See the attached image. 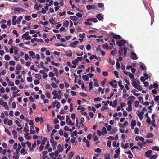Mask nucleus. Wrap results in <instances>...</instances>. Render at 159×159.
Here are the masks:
<instances>
[{"label":"nucleus","instance_id":"1","mask_svg":"<svg viewBox=\"0 0 159 159\" xmlns=\"http://www.w3.org/2000/svg\"><path fill=\"white\" fill-rule=\"evenodd\" d=\"M135 98V97L133 96H132L129 97L128 99H129L128 100L127 103L128 107L126 108V110L128 112H130L132 111V104Z\"/></svg>","mask_w":159,"mask_h":159},{"label":"nucleus","instance_id":"2","mask_svg":"<svg viewBox=\"0 0 159 159\" xmlns=\"http://www.w3.org/2000/svg\"><path fill=\"white\" fill-rule=\"evenodd\" d=\"M132 86L139 91L142 90V87L139 85V82L135 80H132Z\"/></svg>","mask_w":159,"mask_h":159},{"label":"nucleus","instance_id":"3","mask_svg":"<svg viewBox=\"0 0 159 159\" xmlns=\"http://www.w3.org/2000/svg\"><path fill=\"white\" fill-rule=\"evenodd\" d=\"M29 35V32H27L22 36V39H25V40H42L41 39H38L37 38L31 39L30 36H28Z\"/></svg>","mask_w":159,"mask_h":159},{"label":"nucleus","instance_id":"4","mask_svg":"<svg viewBox=\"0 0 159 159\" xmlns=\"http://www.w3.org/2000/svg\"><path fill=\"white\" fill-rule=\"evenodd\" d=\"M117 45L120 48V49L122 48L123 46H125V44L127 43L126 40H116Z\"/></svg>","mask_w":159,"mask_h":159},{"label":"nucleus","instance_id":"5","mask_svg":"<svg viewBox=\"0 0 159 159\" xmlns=\"http://www.w3.org/2000/svg\"><path fill=\"white\" fill-rule=\"evenodd\" d=\"M89 21L93 22L94 23L97 22L98 21L96 18H89L86 20V21L84 22V23L87 25H91L92 23L91 22H89Z\"/></svg>","mask_w":159,"mask_h":159},{"label":"nucleus","instance_id":"6","mask_svg":"<svg viewBox=\"0 0 159 159\" xmlns=\"http://www.w3.org/2000/svg\"><path fill=\"white\" fill-rule=\"evenodd\" d=\"M110 35L113 39L116 40L120 39H122L120 35L116 34L113 32L110 33Z\"/></svg>","mask_w":159,"mask_h":159},{"label":"nucleus","instance_id":"7","mask_svg":"<svg viewBox=\"0 0 159 159\" xmlns=\"http://www.w3.org/2000/svg\"><path fill=\"white\" fill-rule=\"evenodd\" d=\"M0 104L4 107L6 110H8L9 109V107L7 105V103L4 102L2 99H0Z\"/></svg>","mask_w":159,"mask_h":159},{"label":"nucleus","instance_id":"8","mask_svg":"<svg viewBox=\"0 0 159 159\" xmlns=\"http://www.w3.org/2000/svg\"><path fill=\"white\" fill-rule=\"evenodd\" d=\"M66 122L67 125L70 126H73L74 125V123H72L69 118L68 116H66Z\"/></svg>","mask_w":159,"mask_h":159},{"label":"nucleus","instance_id":"9","mask_svg":"<svg viewBox=\"0 0 159 159\" xmlns=\"http://www.w3.org/2000/svg\"><path fill=\"white\" fill-rule=\"evenodd\" d=\"M52 94L54 96H56L57 97V99H60L62 96V94H58L57 92V91L56 90H53L52 93Z\"/></svg>","mask_w":159,"mask_h":159},{"label":"nucleus","instance_id":"10","mask_svg":"<svg viewBox=\"0 0 159 159\" xmlns=\"http://www.w3.org/2000/svg\"><path fill=\"white\" fill-rule=\"evenodd\" d=\"M87 9L88 10H90L91 9H96L97 10H98L99 9L97 8L94 5H87L86 6Z\"/></svg>","mask_w":159,"mask_h":159},{"label":"nucleus","instance_id":"11","mask_svg":"<svg viewBox=\"0 0 159 159\" xmlns=\"http://www.w3.org/2000/svg\"><path fill=\"white\" fill-rule=\"evenodd\" d=\"M131 58L133 60H136L138 59V57L136 54L134 52H130Z\"/></svg>","mask_w":159,"mask_h":159},{"label":"nucleus","instance_id":"12","mask_svg":"<svg viewBox=\"0 0 159 159\" xmlns=\"http://www.w3.org/2000/svg\"><path fill=\"white\" fill-rule=\"evenodd\" d=\"M117 82L116 80H114L112 81H111L109 83L114 88H116L117 86L116 84Z\"/></svg>","mask_w":159,"mask_h":159},{"label":"nucleus","instance_id":"13","mask_svg":"<svg viewBox=\"0 0 159 159\" xmlns=\"http://www.w3.org/2000/svg\"><path fill=\"white\" fill-rule=\"evenodd\" d=\"M102 47L104 49H112V46H109L107 43L103 44Z\"/></svg>","mask_w":159,"mask_h":159},{"label":"nucleus","instance_id":"14","mask_svg":"<svg viewBox=\"0 0 159 159\" xmlns=\"http://www.w3.org/2000/svg\"><path fill=\"white\" fill-rule=\"evenodd\" d=\"M48 154V152L47 151H44L42 153V156L41 157L42 159H45L47 157V155Z\"/></svg>","mask_w":159,"mask_h":159},{"label":"nucleus","instance_id":"15","mask_svg":"<svg viewBox=\"0 0 159 159\" xmlns=\"http://www.w3.org/2000/svg\"><path fill=\"white\" fill-rule=\"evenodd\" d=\"M118 53L119 54V61H120L122 60V58L121 57V55L123 53V49L122 48H121L119 49L118 51Z\"/></svg>","mask_w":159,"mask_h":159},{"label":"nucleus","instance_id":"16","mask_svg":"<svg viewBox=\"0 0 159 159\" xmlns=\"http://www.w3.org/2000/svg\"><path fill=\"white\" fill-rule=\"evenodd\" d=\"M135 139L136 141L140 140L142 142H144V139L143 137L139 136H137L135 138Z\"/></svg>","mask_w":159,"mask_h":159},{"label":"nucleus","instance_id":"17","mask_svg":"<svg viewBox=\"0 0 159 159\" xmlns=\"http://www.w3.org/2000/svg\"><path fill=\"white\" fill-rule=\"evenodd\" d=\"M152 151L151 150H148L145 153V155L147 157H149L151 155Z\"/></svg>","mask_w":159,"mask_h":159},{"label":"nucleus","instance_id":"18","mask_svg":"<svg viewBox=\"0 0 159 159\" xmlns=\"http://www.w3.org/2000/svg\"><path fill=\"white\" fill-rule=\"evenodd\" d=\"M65 55L69 57H70L72 55V52L71 51H67L65 52Z\"/></svg>","mask_w":159,"mask_h":159},{"label":"nucleus","instance_id":"19","mask_svg":"<svg viewBox=\"0 0 159 159\" xmlns=\"http://www.w3.org/2000/svg\"><path fill=\"white\" fill-rule=\"evenodd\" d=\"M55 45L56 46H62L65 47L67 46V44L66 43H57L55 44Z\"/></svg>","mask_w":159,"mask_h":159},{"label":"nucleus","instance_id":"20","mask_svg":"<svg viewBox=\"0 0 159 159\" xmlns=\"http://www.w3.org/2000/svg\"><path fill=\"white\" fill-rule=\"evenodd\" d=\"M14 11H17L18 12H19L20 11H25V10L20 7H16L15 8Z\"/></svg>","mask_w":159,"mask_h":159},{"label":"nucleus","instance_id":"21","mask_svg":"<svg viewBox=\"0 0 159 159\" xmlns=\"http://www.w3.org/2000/svg\"><path fill=\"white\" fill-rule=\"evenodd\" d=\"M30 56L31 57L32 59H35V53L33 51H29L28 52Z\"/></svg>","mask_w":159,"mask_h":159},{"label":"nucleus","instance_id":"22","mask_svg":"<svg viewBox=\"0 0 159 159\" xmlns=\"http://www.w3.org/2000/svg\"><path fill=\"white\" fill-rule=\"evenodd\" d=\"M78 43V41L77 40H76L73 42L71 43L70 44L71 47L73 48L76 47V45Z\"/></svg>","mask_w":159,"mask_h":159},{"label":"nucleus","instance_id":"23","mask_svg":"<svg viewBox=\"0 0 159 159\" xmlns=\"http://www.w3.org/2000/svg\"><path fill=\"white\" fill-rule=\"evenodd\" d=\"M70 19L74 21H76L78 19V18L75 16H71L70 17Z\"/></svg>","mask_w":159,"mask_h":159},{"label":"nucleus","instance_id":"24","mask_svg":"<svg viewBox=\"0 0 159 159\" xmlns=\"http://www.w3.org/2000/svg\"><path fill=\"white\" fill-rule=\"evenodd\" d=\"M121 146L122 148L124 149H126L129 147V143H126L125 145H124V144L123 143H121Z\"/></svg>","mask_w":159,"mask_h":159},{"label":"nucleus","instance_id":"25","mask_svg":"<svg viewBox=\"0 0 159 159\" xmlns=\"http://www.w3.org/2000/svg\"><path fill=\"white\" fill-rule=\"evenodd\" d=\"M96 17L99 20H101L103 19V17L101 14H98L96 16Z\"/></svg>","mask_w":159,"mask_h":159},{"label":"nucleus","instance_id":"26","mask_svg":"<svg viewBox=\"0 0 159 159\" xmlns=\"http://www.w3.org/2000/svg\"><path fill=\"white\" fill-rule=\"evenodd\" d=\"M50 143H51L52 146L54 148L55 147V145L56 144L57 142L55 141L53 139H51L50 140Z\"/></svg>","mask_w":159,"mask_h":159},{"label":"nucleus","instance_id":"27","mask_svg":"<svg viewBox=\"0 0 159 159\" xmlns=\"http://www.w3.org/2000/svg\"><path fill=\"white\" fill-rule=\"evenodd\" d=\"M57 149L58 151L59 152H62L63 150V148H62L61 146V144H59L57 146Z\"/></svg>","mask_w":159,"mask_h":159},{"label":"nucleus","instance_id":"28","mask_svg":"<svg viewBox=\"0 0 159 159\" xmlns=\"http://www.w3.org/2000/svg\"><path fill=\"white\" fill-rule=\"evenodd\" d=\"M82 79L85 81H88L89 80V77L87 75H83L82 76Z\"/></svg>","mask_w":159,"mask_h":159},{"label":"nucleus","instance_id":"29","mask_svg":"<svg viewBox=\"0 0 159 159\" xmlns=\"http://www.w3.org/2000/svg\"><path fill=\"white\" fill-rule=\"evenodd\" d=\"M137 91L135 89H133L132 90L131 92L134 94V95L136 96H138L140 95V93H136V92H137Z\"/></svg>","mask_w":159,"mask_h":159},{"label":"nucleus","instance_id":"30","mask_svg":"<svg viewBox=\"0 0 159 159\" xmlns=\"http://www.w3.org/2000/svg\"><path fill=\"white\" fill-rule=\"evenodd\" d=\"M63 26L66 27H67L68 26L69 22L67 20H65L63 23Z\"/></svg>","mask_w":159,"mask_h":159},{"label":"nucleus","instance_id":"31","mask_svg":"<svg viewBox=\"0 0 159 159\" xmlns=\"http://www.w3.org/2000/svg\"><path fill=\"white\" fill-rule=\"evenodd\" d=\"M22 18H23V17L22 16H19L18 18L16 20V23L17 24H19V23L20 22L21 20L22 19Z\"/></svg>","mask_w":159,"mask_h":159},{"label":"nucleus","instance_id":"32","mask_svg":"<svg viewBox=\"0 0 159 159\" xmlns=\"http://www.w3.org/2000/svg\"><path fill=\"white\" fill-rule=\"evenodd\" d=\"M47 139L46 137H44L41 142V144L44 145L46 142L47 141Z\"/></svg>","mask_w":159,"mask_h":159},{"label":"nucleus","instance_id":"33","mask_svg":"<svg viewBox=\"0 0 159 159\" xmlns=\"http://www.w3.org/2000/svg\"><path fill=\"white\" fill-rule=\"evenodd\" d=\"M123 51H124V56H125L127 54V48L125 46H124L123 49Z\"/></svg>","mask_w":159,"mask_h":159},{"label":"nucleus","instance_id":"34","mask_svg":"<svg viewBox=\"0 0 159 159\" xmlns=\"http://www.w3.org/2000/svg\"><path fill=\"white\" fill-rule=\"evenodd\" d=\"M137 112H138L137 114V116L139 117L143 116V115L144 114L143 112H139L138 111H137Z\"/></svg>","mask_w":159,"mask_h":159},{"label":"nucleus","instance_id":"35","mask_svg":"<svg viewBox=\"0 0 159 159\" xmlns=\"http://www.w3.org/2000/svg\"><path fill=\"white\" fill-rule=\"evenodd\" d=\"M49 22L50 23H51V24H53V25H54V24H55V21L53 19V18H51L49 20Z\"/></svg>","mask_w":159,"mask_h":159},{"label":"nucleus","instance_id":"36","mask_svg":"<svg viewBox=\"0 0 159 159\" xmlns=\"http://www.w3.org/2000/svg\"><path fill=\"white\" fill-rule=\"evenodd\" d=\"M152 149L156 151H159V148L157 146H153L152 148Z\"/></svg>","mask_w":159,"mask_h":159},{"label":"nucleus","instance_id":"37","mask_svg":"<svg viewBox=\"0 0 159 159\" xmlns=\"http://www.w3.org/2000/svg\"><path fill=\"white\" fill-rule=\"evenodd\" d=\"M98 7L99 8L104 7V5L103 3H99L98 4Z\"/></svg>","mask_w":159,"mask_h":159},{"label":"nucleus","instance_id":"38","mask_svg":"<svg viewBox=\"0 0 159 159\" xmlns=\"http://www.w3.org/2000/svg\"><path fill=\"white\" fill-rule=\"evenodd\" d=\"M29 133H26L25 134V136H24L25 138L27 140H29L30 139V137L29 136Z\"/></svg>","mask_w":159,"mask_h":159},{"label":"nucleus","instance_id":"39","mask_svg":"<svg viewBox=\"0 0 159 159\" xmlns=\"http://www.w3.org/2000/svg\"><path fill=\"white\" fill-rule=\"evenodd\" d=\"M89 58L90 60H92L94 58H95V59H96L97 60H98V57L96 55H92Z\"/></svg>","mask_w":159,"mask_h":159},{"label":"nucleus","instance_id":"40","mask_svg":"<svg viewBox=\"0 0 159 159\" xmlns=\"http://www.w3.org/2000/svg\"><path fill=\"white\" fill-rule=\"evenodd\" d=\"M20 153L22 155H24L26 153V151L24 148L21 149L20 151Z\"/></svg>","mask_w":159,"mask_h":159},{"label":"nucleus","instance_id":"41","mask_svg":"<svg viewBox=\"0 0 159 159\" xmlns=\"http://www.w3.org/2000/svg\"><path fill=\"white\" fill-rule=\"evenodd\" d=\"M35 77L37 79H40L41 75L39 74H36L35 75Z\"/></svg>","mask_w":159,"mask_h":159},{"label":"nucleus","instance_id":"42","mask_svg":"<svg viewBox=\"0 0 159 159\" xmlns=\"http://www.w3.org/2000/svg\"><path fill=\"white\" fill-rule=\"evenodd\" d=\"M102 134L104 135L105 134L107 133V130L106 128L105 127H103L102 130Z\"/></svg>","mask_w":159,"mask_h":159},{"label":"nucleus","instance_id":"43","mask_svg":"<svg viewBox=\"0 0 159 159\" xmlns=\"http://www.w3.org/2000/svg\"><path fill=\"white\" fill-rule=\"evenodd\" d=\"M74 154V152H70L69 155V157L70 158V159H71L73 157Z\"/></svg>","mask_w":159,"mask_h":159},{"label":"nucleus","instance_id":"44","mask_svg":"<svg viewBox=\"0 0 159 159\" xmlns=\"http://www.w3.org/2000/svg\"><path fill=\"white\" fill-rule=\"evenodd\" d=\"M82 57H78L77 59L75 60V61L79 62V61H81L82 59Z\"/></svg>","mask_w":159,"mask_h":159},{"label":"nucleus","instance_id":"45","mask_svg":"<svg viewBox=\"0 0 159 159\" xmlns=\"http://www.w3.org/2000/svg\"><path fill=\"white\" fill-rule=\"evenodd\" d=\"M89 91H90L93 88V82L91 81L89 83Z\"/></svg>","mask_w":159,"mask_h":159},{"label":"nucleus","instance_id":"46","mask_svg":"<svg viewBox=\"0 0 159 159\" xmlns=\"http://www.w3.org/2000/svg\"><path fill=\"white\" fill-rule=\"evenodd\" d=\"M112 41L110 43H109V46H112V48H113L114 45H115V40H111Z\"/></svg>","mask_w":159,"mask_h":159},{"label":"nucleus","instance_id":"47","mask_svg":"<svg viewBox=\"0 0 159 159\" xmlns=\"http://www.w3.org/2000/svg\"><path fill=\"white\" fill-rule=\"evenodd\" d=\"M139 102L138 101H136L134 102V106L136 108H138L139 105Z\"/></svg>","mask_w":159,"mask_h":159},{"label":"nucleus","instance_id":"48","mask_svg":"<svg viewBox=\"0 0 159 159\" xmlns=\"http://www.w3.org/2000/svg\"><path fill=\"white\" fill-rule=\"evenodd\" d=\"M153 136V134L152 133H149L148 134L146 135V138H149L151 137H152Z\"/></svg>","mask_w":159,"mask_h":159},{"label":"nucleus","instance_id":"49","mask_svg":"<svg viewBox=\"0 0 159 159\" xmlns=\"http://www.w3.org/2000/svg\"><path fill=\"white\" fill-rule=\"evenodd\" d=\"M136 125V122L135 120H132L131 121V126H135Z\"/></svg>","mask_w":159,"mask_h":159},{"label":"nucleus","instance_id":"50","mask_svg":"<svg viewBox=\"0 0 159 159\" xmlns=\"http://www.w3.org/2000/svg\"><path fill=\"white\" fill-rule=\"evenodd\" d=\"M40 24L43 25H46L48 23V22L47 21H45L44 22H43L42 21H40Z\"/></svg>","mask_w":159,"mask_h":159},{"label":"nucleus","instance_id":"51","mask_svg":"<svg viewBox=\"0 0 159 159\" xmlns=\"http://www.w3.org/2000/svg\"><path fill=\"white\" fill-rule=\"evenodd\" d=\"M129 77L132 80H134V75L132 74L131 73L129 74V75H128Z\"/></svg>","mask_w":159,"mask_h":159},{"label":"nucleus","instance_id":"52","mask_svg":"<svg viewBox=\"0 0 159 159\" xmlns=\"http://www.w3.org/2000/svg\"><path fill=\"white\" fill-rule=\"evenodd\" d=\"M15 123L17 125V126L18 127H21V125L20 124V123L18 120H16L15 121Z\"/></svg>","mask_w":159,"mask_h":159},{"label":"nucleus","instance_id":"53","mask_svg":"<svg viewBox=\"0 0 159 159\" xmlns=\"http://www.w3.org/2000/svg\"><path fill=\"white\" fill-rule=\"evenodd\" d=\"M140 68L143 70H145L146 69V67L145 65L143 63L141 65Z\"/></svg>","mask_w":159,"mask_h":159},{"label":"nucleus","instance_id":"54","mask_svg":"<svg viewBox=\"0 0 159 159\" xmlns=\"http://www.w3.org/2000/svg\"><path fill=\"white\" fill-rule=\"evenodd\" d=\"M4 131L6 133H7L9 136H11V133L8 130L7 128H5Z\"/></svg>","mask_w":159,"mask_h":159},{"label":"nucleus","instance_id":"55","mask_svg":"<svg viewBox=\"0 0 159 159\" xmlns=\"http://www.w3.org/2000/svg\"><path fill=\"white\" fill-rule=\"evenodd\" d=\"M47 127L48 131H49L51 130V128L49 124H47Z\"/></svg>","mask_w":159,"mask_h":159},{"label":"nucleus","instance_id":"56","mask_svg":"<svg viewBox=\"0 0 159 159\" xmlns=\"http://www.w3.org/2000/svg\"><path fill=\"white\" fill-rule=\"evenodd\" d=\"M4 58L6 60L9 61L10 59V57L8 55H5Z\"/></svg>","mask_w":159,"mask_h":159},{"label":"nucleus","instance_id":"57","mask_svg":"<svg viewBox=\"0 0 159 159\" xmlns=\"http://www.w3.org/2000/svg\"><path fill=\"white\" fill-rule=\"evenodd\" d=\"M101 151V149L99 148H97L95 150V152L97 153H100Z\"/></svg>","mask_w":159,"mask_h":159},{"label":"nucleus","instance_id":"58","mask_svg":"<svg viewBox=\"0 0 159 159\" xmlns=\"http://www.w3.org/2000/svg\"><path fill=\"white\" fill-rule=\"evenodd\" d=\"M34 9L37 10H39V6L37 3H35L34 5Z\"/></svg>","mask_w":159,"mask_h":159},{"label":"nucleus","instance_id":"59","mask_svg":"<svg viewBox=\"0 0 159 159\" xmlns=\"http://www.w3.org/2000/svg\"><path fill=\"white\" fill-rule=\"evenodd\" d=\"M12 33L14 34H15L16 35V36L17 37L19 36V34L17 33V32L16 30H14L12 31Z\"/></svg>","mask_w":159,"mask_h":159},{"label":"nucleus","instance_id":"60","mask_svg":"<svg viewBox=\"0 0 159 159\" xmlns=\"http://www.w3.org/2000/svg\"><path fill=\"white\" fill-rule=\"evenodd\" d=\"M113 146L114 147H117L119 145V143L117 145L116 142V141H114L112 143Z\"/></svg>","mask_w":159,"mask_h":159},{"label":"nucleus","instance_id":"61","mask_svg":"<svg viewBox=\"0 0 159 159\" xmlns=\"http://www.w3.org/2000/svg\"><path fill=\"white\" fill-rule=\"evenodd\" d=\"M27 80L28 82H31L33 80V79L32 77H27Z\"/></svg>","mask_w":159,"mask_h":159},{"label":"nucleus","instance_id":"62","mask_svg":"<svg viewBox=\"0 0 159 159\" xmlns=\"http://www.w3.org/2000/svg\"><path fill=\"white\" fill-rule=\"evenodd\" d=\"M157 157V155H154L151 156L150 158V159H155Z\"/></svg>","mask_w":159,"mask_h":159},{"label":"nucleus","instance_id":"63","mask_svg":"<svg viewBox=\"0 0 159 159\" xmlns=\"http://www.w3.org/2000/svg\"><path fill=\"white\" fill-rule=\"evenodd\" d=\"M85 35V34L84 33H83L82 34H80L79 35V37L81 38H84Z\"/></svg>","mask_w":159,"mask_h":159},{"label":"nucleus","instance_id":"64","mask_svg":"<svg viewBox=\"0 0 159 159\" xmlns=\"http://www.w3.org/2000/svg\"><path fill=\"white\" fill-rule=\"evenodd\" d=\"M76 139V137H74L71 139L70 141L72 143L74 144V143H75Z\"/></svg>","mask_w":159,"mask_h":159}]
</instances>
